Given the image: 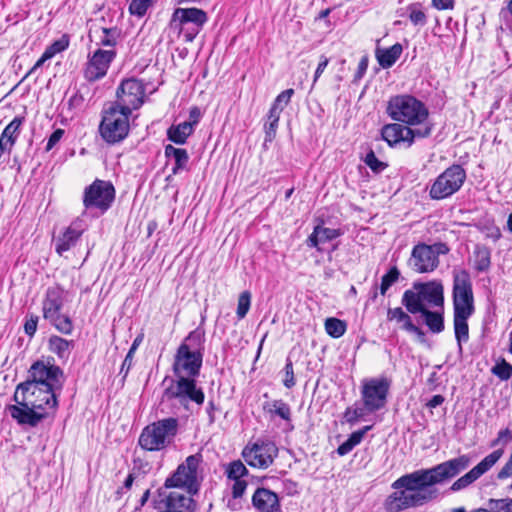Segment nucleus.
Returning a JSON list of instances; mask_svg holds the SVG:
<instances>
[{
	"label": "nucleus",
	"instance_id": "1",
	"mask_svg": "<svg viewBox=\"0 0 512 512\" xmlns=\"http://www.w3.org/2000/svg\"><path fill=\"white\" fill-rule=\"evenodd\" d=\"M468 455L447 460L427 469L415 470L396 479L391 487L394 492L384 501L387 512H400L411 508L422 507L439 495L438 485L444 484L464 471L470 465Z\"/></svg>",
	"mask_w": 512,
	"mask_h": 512
},
{
	"label": "nucleus",
	"instance_id": "2",
	"mask_svg": "<svg viewBox=\"0 0 512 512\" xmlns=\"http://www.w3.org/2000/svg\"><path fill=\"white\" fill-rule=\"evenodd\" d=\"M55 390L43 388L31 383H20L15 390V405H9L10 416L22 426L36 427L49 417L50 411L57 407Z\"/></svg>",
	"mask_w": 512,
	"mask_h": 512
},
{
	"label": "nucleus",
	"instance_id": "3",
	"mask_svg": "<svg viewBox=\"0 0 512 512\" xmlns=\"http://www.w3.org/2000/svg\"><path fill=\"white\" fill-rule=\"evenodd\" d=\"M204 332L196 329L188 334L174 356L172 370L175 377H197L203 362Z\"/></svg>",
	"mask_w": 512,
	"mask_h": 512
},
{
	"label": "nucleus",
	"instance_id": "4",
	"mask_svg": "<svg viewBox=\"0 0 512 512\" xmlns=\"http://www.w3.org/2000/svg\"><path fill=\"white\" fill-rule=\"evenodd\" d=\"M160 405L163 408L166 405L183 407L189 409V403L193 402L202 405L205 395L201 387L197 386L196 377H165Z\"/></svg>",
	"mask_w": 512,
	"mask_h": 512
},
{
	"label": "nucleus",
	"instance_id": "5",
	"mask_svg": "<svg viewBox=\"0 0 512 512\" xmlns=\"http://www.w3.org/2000/svg\"><path fill=\"white\" fill-rule=\"evenodd\" d=\"M387 114L397 122L406 126H429L427 120L429 110L426 105L416 97L408 94L396 95L390 98L387 105Z\"/></svg>",
	"mask_w": 512,
	"mask_h": 512
},
{
	"label": "nucleus",
	"instance_id": "6",
	"mask_svg": "<svg viewBox=\"0 0 512 512\" xmlns=\"http://www.w3.org/2000/svg\"><path fill=\"white\" fill-rule=\"evenodd\" d=\"M443 286L436 281L427 283H414L412 289L403 293L401 303L411 314L429 307L443 306Z\"/></svg>",
	"mask_w": 512,
	"mask_h": 512
},
{
	"label": "nucleus",
	"instance_id": "7",
	"mask_svg": "<svg viewBox=\"0 0 512 512\" xmlns=\"http://www.w3.org/2000/svg\"><path fill=\"white\" fill-rule=\"evenodd\" d=\"M179 421L169 417L146 426L139 436V446L146 451H160L169 446L178 432Z\"/></svg>",
	"mask_w": 512,
	"mask_h": 512
},
{
	"label": "nucleus",
	"instance_id": "8",
	"mask_svg": "<svg viewBox=\"0 0 512 512\" xmlns=\"http://www.w3.org/2000/svg\"><path fill=\"white\" fill-rule=\"evenodd\" d=\"M67 292L59 285L48 287L42 302L43 318L48 320L59 332L71 334L73 324L68 315L61 310L66 302Z\"/></svg>",
	"mask_w": 512,
	"mask_h": 512
},
{
	"label": "nucleus",
	"instance_id": "9",
	"mask_svg": "<svg viewBox=\"0 0 512 512\" xmlns=\"http://www.w3.org/2000/svg\"><path fill=\"white\" fill-rule=\"evenodd\" d=\"M131 113L126 112L110 104L103 111L99 125V133L108 144H116L123 141L129 134Z\"/></svg>",
	"mask_w": 512,
	"mask_h": 512
},
{
	"label": "nucleus",
	"instance_id": "10",
	"mask_svg": "<svg viewBox=\"0 0 512 512\" xmlns=\"http://www.w3.org/2000/svg\"><path fill=\"white\" fill-rule=\"evenodd\" d=\"M466 177V171L461 165H451L431 184L429 197L432 200H443L452 196L461 189Z\"/></svg>",
	"mask_w": 512,
	"mask_h": 512
},
{
	"label": "nucleus",
	"instance_id": "11",
	"mask_svg": "<svg viewBox=\"0 0 512 512\" xmlns=\"http://www.w3.org/2000/svg\"><path fill=\"white\" fill-rule=\"evenodd\" d=\"M449 249L444 243L427 245L419 243L412 249L409 259L410 267L417 273H429L439 265V255L448 253Z\"/></svg>",
	"mask_w": 512,
	"mask_h": 512
},
{
	"label": "nucleus",
	"instance_id": "12",
	"mask_svg": "<svg viewBox=\"0 0 512 512\" xmlns=\"http://www.w3.org/2000/svg\"><path fill=\"white\" fill-rule=\"evenodd\" d=\"M144 97L143 83L135 78H128L121 81L116 90V100L111 105L132 114L133 110L143 105Z\"/></svg>",
	"mask_w": 512,
	"mask_h": 512
},
{
	"label": "nucleus",
	"instance_id": "13",
	"mask_svg": "<svg viewBox=\"0 0 512 512\" xmlns=\"http://www.w3.org/2000/svg\"><path fill=\"white\" fill-rule=\"evenodd\" d=\"M391 381L386 377L366 379L362 382L361 397L364 409L375 412L385 407Z\"/></svg>",
	"mask_w": 512,
	"mask_h": 512
},
{
	"label": "nucleus",
	"instance_id": "14",
	"mask_svg": "<svg viewBox=\"0 0 512 512\" xmlns=\"http://www.w3.org/2000/svg\"><path fill=\"white\" fill-rule=\"evenodd\" d=\"M199 455H190L180 464L176 471L166 479L165 488H185L187 493L197 492V469L200 464Z\"/></svg>",
	"mask_w": 512,
	"mask_h": 512
},
{
	"label": "nucleus",
	"instance_id": "15",
	"mask_svg": "<svg viewBox=\"0 0 512 512\" xmlns=\"http://www.w3.org/2000/svg\"><path fill=\"white\" fill-rule=\"evenodd\" d=\"M208 17L205 11L202 9L192 8H177L174 10L171 20L170 27L178 29L179 32L184 30V26L192 24L193 27L190 31L185 33L186 41H193L196 35L199 33L203 25L207 22Z\"/></svg>",
	"mask_w": 512,
	"mask_h": 512
},
{
	"label": "nucleus",
	"instance_id": "16",
	"mask_svg": "<svg viewBox=\"0 0 512 512\" xmlns=\"http://www.w3.org/2000/svg\"><path fill=\"white\" fill-rule=\"evenodd\" d=\"M115 198V189L109 181L96 179L85 188L83 204L85 208H96L101 212L107 211Z\"/></svg>",
	"mask_w": 512,
	"mask_h": 512
},
{
	"label": "nucleus",
	"instance_id": "17",
	"mask_svg": "<svg viewBox=\"0 0 512 512\" xmlns=\"http://www.w3.org/2000/svg\"><path fill=\"white\" fill-rule=\"evenodd\" d=\"M116 56L117 52L115 49H103L100 47L88 53L83 71L84 78L88 82H95L104 78Z\"/></svg>",
	"mask_w": 512,
	"mask_h": 512
},
{
	"label": "nucleus",
	"instance_id": "18",
	"mask_svg": "<svg viewBox=\"0 0 512 512\" xmlns=\"http://www.w3.org/2000/svg\"><path fill=\"white\" fill-rule=\"evenodd\" d=\"M432 126L424 128L412 129L406 125L399 123H391L385 125L381 130V136L390 147H394L401 142H405L408 146L414 143L415 138H425L431 134Z\"/></svg>",
	"mask_w": 512,
	"mask_h": 512
},
{
	"label": "nucleus",
	"instance_id": "19",
	"mask_svg": "<svg viewBox=\"0 0 512 512\" xmlns=\"http://www.w3.org/2000/svg\"><path fill=\"white\" fill-rule=\"evenodd\" d=\"M278 455V448L270 440H258L251 446H246L242 456L248 465L255 468L266 469Z\"/></svg>",
	"mask_w": 512,
	"mask_h": 512
},
{
	"label": "nucleus",
	"instance_id": "20",
	"mask_svg": "<svg viewBox=\"0 0 512 512\" xmlns=\"http://www.w3.org/2000/svg\"><path fill=\"white\" fill-rule=\"evenodd\" d=\"M62 370L55 365H46L43 362H35L29 370V379L24 383H31L39 387L59 389L62 386Z\"/></svg>",
	"mask_w": 512,
	"mask_h": 512
},
{
	"label": "nucleus",
	"instance_id": "21",
	"mask_svg": "<svg viewBox=\"0 0 512 512\" xmlns=\"http://www.w3.org/2000/svg\"><path fill=\"white\" fill-rule=\"evenodd\" d=\"M169 488L161 487L158 489L159 502L163 504L162 512H194L196 504L191 497V493L182 491H168Z\"/></svg>",
	"mask_w": 512,
	"mask_h": 512
},
{
	"label": "nucleus",
	"instance_id": "22",
	"mask_svg": "<svg viewBox=\"0 0 512 512\" xmlns=\"http://www.w3.org/2000/svg\"><path fill=\"white\" fill-rule=\"evenodd\" d=\"M503 456V449H496L484 457L475 467L458 478L451 486L452 491L462 490L488 472Z\"/></svg>",
	"mask_w": 512,
	"mask_h": 512
},
{
	"label": "nucleus",
	"instance_id": "23",
	"mask_svg": "<svg viewBox=\"0 0 512 512\" xmlns=\"http://www.w3.org/2000/svg\"><path fill=\"white\" fill-rule=\"evenodd\" d=\"M252 504L258 512H282L278 495L266 488L254 492Z\"/></svg>",
	"mask_w": 512,
	"mask_h": 512
},
{
	"label": "nucleus",
	"instance_id": "24",
	"mask_svg": "<svg viewBox=\"0 0 512 512\" xmlns=\"http://www.w3.org/2000/svg\"><path fill=\"white\" fill-rule=\"evenodd\" d=\"M83 231L84 230L77 222H73L68 226L58 237L54 239L55 251L57 254L62 256L65 252L75 247L82 236Z\"/></svg>",
	"mask_w": 512,
	"mask_h": 512
},
{
	"label": "nucleus",
	"instance_id": "25",
	"mask_svg": "<svg viewBox=\"0 0 512 512\" xmlns=\"http://www.w3.org/2000/svg\"><path fill=\"white\" fill-rule=\"evenodd\" d=\"M453 298L474 299L472 282L466 270H455L453 272Z\"/></svg>",
	"mask_w": 512,
	"mask_h": 512
},
{
	"label": "nucleus",
	"instance_id": "26",
	"mask_svg": "<svg viewBox=\"0 0 512 512\" xmlns=\"http://www.w3.org/2000/svg\"><path fill=\"white\" fill-rule=\"evenodd\" d=\"M387 319L401 324V328L407 332L423 337V331L413 324L411 317L401 307L389 308L387 311Z\"/></svg>",
	"mask_w": 512,
	"mask_h": 512
},
{
	"label": "nucleus",
	"instance_id": "27",
	"mask_svg": "<svg viewBox=\"0 0 512 512\" xmlns=\"http://www.w3.org/2000/svg\"><path fill=\"white\" fill-rule=\"evenodd\" d=\"M341 235L339 229H332L328 227H324L321 225H317L312 234L307 239V245L309 247H315L320 251L319 245L333 239H336Z\"/></svg>",
	"mask_w": 512,
	"mask_h": 512
},
{
	"label": "nucleus",
	"instance_id": "28",
	"mask_svg": "<svg viewBox=\"0 0 512 512\" xmlns=\"http://www.w3.org/2000/svg\"><path fill=\"white\" fill-rule=\"evenodd\" d=\"M403 52V47L400 43H396L389 48L377 49L376 58L379 65L384 68L392 67L396 61L400 58Z\"/></svg>",
	"mask_w": 512,
	"mask_h": 512
},
{
	"label": "nucleus",
	"instance_id": "29",
	"mask_svg": "<svg viewBox=\"0 0 512 512\" xmlns=\"http://www.w3.org/2000/svg\"><path fill=\"white\" fill-rule=\"evenodd\" d=\"M165 156L170 158L172 157L175 161V164L172 168V174L176 175L182 170L187 169L189 156L185 149L176 148L173 145L169 144L165 146Z\"/></svg>",
	"mask_w": 512,
	"mask_h": 512
},
{
	"label": "nucleus",
	"instance_id": "30",
	"mask_svg": "<svg viewBox=\"0 0 512 512\" xmlns=\"http://www.w3.org/2000/svg\"><path fill=\"white\" fill-rule=\"evenodd\" d=\"M191 123L182 122L178 125H172L167 130V137L175 144H184L187 138L193 133Z\"/></svg>",
	"mask_w": 512,
	"mask_h": 512
},
{
	"label": "nucleus",
	"instance_id": "31",
	"mask_svg": "<svg viewBox=\"0 0 512 512\" xmlns=\"http://www.w3.org/2000/svg\"><path fill=\"white\" fill-rule=\"evenodd\" d=\"M74 347L72 340H66L59 336H51L49 339V349L61 359H67Z\"/></svg>",
	"mask_w": 512,
	"mask_h": 512
},
{
	"label": "nucleus",
	"instance_id": "32",
	"mask_svg": "<svg viewBox=\"0 0 512 512\" xmlns=\"http://www.w3.org/2000/svg\"><path fill=\"white\" fill-rule=\"evenodd\" d=\"M474 268L478 272L487 271L491 265V251L483 245H477L474 253Z\"/></svg>",
	"mask_w": 512,
	"mask_h": 512
},
{
	"label": "nucleus",
	"instance_id": "33",
	"mask_svg": "<svg viewBox=\"0 0 512 512\" xmlns=\"http://www.w3.org/2000/svg\"><path fill=\"white\" fill-rule=\"evenodd\" d=\"M470 316L454 315V332L459 349H462V343L467 342L469 338V328L467 320Z\"/></svg>",
	"mask_w": 512,
	"mask_h": 512
},
{
	"label": "nucleus",
	"instance_id": "34",
	"mask_svg": "<svg viewBox=\"0 0 512 512\" xmlns=\"http://www.w3.org/2000/svg\"><path fill=\"white\" fill-rule=\"evenodd\" d=\"M421 315L425 319V324L428 326L431 332L440 333L444 329V320L443 316L439 312H433L429 309H424L423 311H419Z\"/></svg>",
	"mask_w": 512,
	"mask_h": 512
},
{
	"label": "nucleus",
	"instance_id": "35",
	"mask_svg": "<svg viewBox=\"0 0 512 512\" xmlns=\"http://www.w3.org/2000/svg\"><path fill=\"white\" fill-rule=\"evenodd\" d=\"M408 18L414 26H424L427 16L423 5L419 2L412 3L406 8Z\"/></svg>",
	"mask_w": 512,
	"mask_h": 512
},
{
	"label": "nucleus",
	"instance_id": "36",
	"mask_svg": "<svg viewBox=\"0 0 512 512\" xmlns=\"http://www.w3.org/2000/svg\"><path fill=\"white\" fill-rule=\"evenodd\" d=\"M282 112V108L271 107L268 113V121L265 124V141L271 142L275 135L278 127V122L280 118V113Z\"/></svg>",
	"mask_w": 512,
	"mask_h": 512
},
{
	"label": "nucleus",
	"instance_id": "37",
	"mask_svg": "<svg viewBox=\"0 0 512 512\" xmlns=\"http://www.w3.org/2000/svg\"><path fill=\"white\" fill-rule=\"evenodd\" d=\"M270 414H275L281 419L289 421L291 418V410L287 403L282 400H274L264 406Z\"/></svg>",
	"mask_w": 512,
	"mask_h": 512
},
{
	"label": "nucleus",
	"instance_id": "38",
	"mask_svg": "<svg viewBox=\"0 0 512 512\" xmlns=\"http://www.w3.org/2000/svg\"><path fill=\"white\" fill-rule=\"evenodd\" d=\"M102 36L100 37L97 45L101 47H109L114 49L120 38V31L117 28H102Z\"/></svg>",
	"mask_w": 512,
	"mask_h": 512
},
{
	"label": "nucleus",
	"instance_id": "39",
	"mask_svg": "<svg viewBox=\"0 0 512 512\" xmlns=\"http://www.w3.org/2000/svg\"><path fill=\"white\" fill-rule=\"evenodd\" d=\"M346 322L337 318H327L325 321V330L333 338H340L346 332Z\"/></svg>",
	"mask_w": 512,
	"mask_h": 512
},
{
	"label": "nucleus",
	"instance_id": "40",
	"mask_svg": "<svg viewBox=\"0 0 512 512\" xmlns=\"http://www.w3.org/2000/svg\"><path fill=\"white\" fill-rule=\"evenodd\" d=\"M454 315L471 316L474 312V299L453 298Z\"/></svg>",
	"mask_w": 512,
	"mask_h": 512
},
{
	"label": "nucleus",
	"instance_id": "41",
	"mask_svg": "<svg viewBox=\"0 0 512 512\" xmlns=\"http://www.w3.org/2000/svg\"><path fill=\"white\" fill-rule=\"evenodd\" d=\"M400 277V272L396 266H393L389 269V271L384 274L381 278L380 284V293L381 295H385L387 290L398 281Z\"/></svg>",
	"mask_w": 512,
	"mask_h": 512
},
{
	"label": "nucleus",
	"instance_id": "42",
	"mask_svg": "<svg viewBox=\"0 0 512 512\" xmlns=\"http://www.w3.org/2000/svg\"><path fill=\"white\" fill-rule=\"evenodd\" d=\"M491 373L502 381L508 380L512 376V365L501 359L491 368Z\"/></svg>",
	"mask_w": 512,
	"mask_h": 512
},
{
	"label": "nucleus",
	"instance_id": "43",
	"mask_svg": "<svg viewBox=\"0 0 512 512\" xmlns=\"http://www.w3.org/2000/svg\"><path fill=\"white\" fill-rule=\"evenodd\" d=\"M364 163L371 169L374 173H380L388 167V164L379 160L374 151L370 149L365 157L363 158Z\"/></svg>",
	"mask_w": 512,
	"mask_h": 512
},
{
	"label": "nucleus",
	"instance_id": "44",
	"mask_svg": "<svg viewBox=\"0 0 512 512\" xmlns=\"http://www.w3.org/2000/svg\"><path fill=\"white\" fill-rule=\"evenodd\" d=\"M155 0H129V12L132 15L143 17Z\"/></svg>",
	"mask_w": 512,
	"mask_h": 512
},
{
	"label": "nucleus",
	"instance_id": "45",
	"mask_svg": "<svg viewBox=\"0 0 512 512\" xmlns=\"http://www.w3.org/2000/svg\"><path fill=\"white\" fill-rule=\"evenodd\" d=\"M251 306V293L249 291H243L238 298L236 314L239 319H243Z\"/></svg>",
	"mask_w": 512,
	"mask_h": 512
},
{
	"label": "nucleus",
	"instance_id": "46",
	"mask_svg": "<svg viewBox=\"0 0 512 512\" xmlns=\"http://www.w3.org/2000/svg\"><path fill=\"white\" fill-rule=\"evenodd\" d=\"M226 473L229 479L238 480L245 476L248 470L240 460H236L229 464Z\"/></svg>",
	"mask_w": 512,
	"mask_h": 512
},
{
	"label": "nucleus",
	"instance_id": "47",
	"mask_svg": "<svg viewBox=\"0 0 512 512\" xmlns=\"http://www.w3.org/2000/svg\"><path fill=\"white\" fill-rule=\"evenodd\" d=\"M488 507L493 512H512V499L509 497L501 499H490Z\"/></svg>",
	"mask_w": 512,
	"mask_h": 512
},
{
	"label": "nucleus",
	"instance_id": "48",
	"mask_svg": "<svg viewBox=\"0 0 512 512\" xmlns=\"http://www.w3.org/2000/svg\"><path fill=\"white\" fill-rule=\"evenodd\" d=\"M23 118L15 117L2 131L1 136L8 138L10 140H14L16 142L19 128L22 125Z\"/></svg>",
	"mask_w": 512,
	"mask_h": 512
},
{
	"label": "nucleus",
	"instance_id": "49",
	"mask_svg": "<svg viewBox=\"0 0 512 512\" xmlns=\"http://www.w3.org/2000/svg\"><path fill=\"white\" fill-rule=\"evenodd\" d=\"M512 441V431L509 428L502 429L498 432L497 438L491 442V447H498L503 449Z\"/></svg>",
	"mask_w": 512,
	"mask_h": 512
},
{
	"label": "nucleus",
	"instance_id": "50",
	"mask_svg": "<svg viewBox=\"0 0 512 512\" xmlns=\"http://www.w3.org/2000/svg\"><path fill=\"white\" fill-rule=\"evenodd\" d=\"M69 46V39L66 35H63L59 40L53 42L46 50L45 52L48 54H51V58L65 49H67Z\"/></svg>",
	"mask_w": 512,
	"mask_h": 512
},
{
	"label": "nucleus",
	"instance_id": "51",
	"mask_svg": "<svg viewBox=\"0 0 512 512\" xmlns=\"http://www.w3.org/2000/svg\"><path fill=\"white\" fill-rule=\"evenodd\" d=\"M293 94H294V90L293 89H287V90L282 91L276 97L272 107H277V108H282L283 109V107L286 106L290 102V99H291Z\"/></svg>",
	"mask_w": 512,
	"mask_h": 512
},
{
	"label": "nucleus",
	"instance_id": "52",
	"mask_svg": "<svg viewBox=\"0 0 512 512\" xmlns=\"http://www.w3.org/2000/svg\"><path fill=\"white\" fill-rule=\"evenodd\" d=\"M284 371H285V378L283 380V384L286 388L290 389L295 385L293 364H292L291 360H287Z\"/></svg>",
	"mask_w": 512,
	"mask_h": 512
},
{
	"label": "nucleus",
	"instance_id": "53",
	"mask_svg": "<svg viewBox=\"0 0 512 512\" xmlns=\"http://www.w3.org/2000/svg\"><path fill=\"white\" fill-rule=\"evenodd\" d=\"M482 231L484 232L486 238L492 239L494 242L499 240L501 237L500 228L494 224L484 226Z\"/></svg>",
	"mask_w": 512,
	"mask_h": 512
},
{
	"label": "nucleus",
	"instance_id": "54",
	"mask_svg": "<svg viewBox=\"0 0 512 512\" xmlns=\"http://www.w3.org/2000/svg\"><path fill=\"white\" fill-rule=\"evenodd\" d=\"M38 316L31 315L24 324V331L29 336H34L36 330H37V324H38Z\"/></svg>",
	"mask_w": 512,
	"mask_h": 512
},
{
	"label": "nucleus",
	"instance_id": "55",
	"mask_svg": "<svg viewBox=\"0 0 512 512\" xmlns=\"http://www.w3.org/2000/svg\"><path fill=\"white\" fill-rule=\"evenodd\" d=\"M369 429H370V426H366V427H364L363 429L357 430V431L353 432V433L349 436V438H348L347 440H348L352 445L356 446V445H358V444L362 441V439H363L364 435L366 434V432H367Z\"/></svg>",
	"mask_w": 512,
	"mask_h": 512
},
{
	"label": "nucleus",
	"instance_id": "56",
	"mask_svg": "<svg viewBox=\"0 0 512 512\" xmlns=\"http://www.w3.org/2000/svg\"><path fill=\"white\" fill-rule=\"evenodd\" d=\"M234 484L232 486V495L234 498H239L244 494V491L247 487V483L243 480H234Z\"/></svg>",
	"mask_w": 512,
	"mask_h": 512
},
{
	"label": "nucleus",
	"instance_id": "57",
	"mask_svg": "<svg viewBox=\"0 0 512 512\" xmlns=\"http://www.w3.org/2000/svg\"><path fill=\"white\" fill-rule=\"evenodd\" d=\"M64 131L62 129H56L49 137L46 150H51L62 138Z\"/></svg>",
	"mask_w": 512,
	"mask_h": 512
},
{
	"label": "nucleus",
	"instance_id": "58",
	"mask_svg": "<svg viewBox=\"0 0 512 512\" xmlns=\"http://www.w3.org/2000/svg\"><path fill=\"white\" fill-rule=\"evenodd\" d=\"M364 412L362 409H351L348 408L345 411L344 417L347 422L354 423L358 420L359 417L363 416Z\"/></svg>",
	"mask_w": 512,
	"mask_h": 512
},
{
	"label": "nucleus",
	"instance_id": "59",
	"mask_svg": "<svg viewBox=\"0 0 512 512\" xmlns=\"http://www.w3.org/2000/svg\"><path fill=\"white\" fill-rule=\"evenodd\" d=\"M328 63H329V59L326 56L322 55L320 57V62L318 64V66L316 68V71H315V74H314L313 85L316 83L318 78L324 72V70L326 69Z\"/></svg>",
	"mask_w": 512,
	"mask_h": 512
},
{
	"label": "nucleus",
	"instance_id": "60",
	"mask_svg": "<svg viewBox=\"0 0 512 512\" xmlns=\"http://www.w3.org/2000/svg\"><path fill=\"white\" fill-rule=\"evenodd\" d=\"M133 349H129L120 369V373H124V378L127 376L133 360Z\"/></svg>",
	"mask_w": 512,
	"mask_h": 512
},
{
	"label": "nucleus",
	"instance_id": "61",
	"mask_svg": "<svg viewBox=\"0 0 512 512\" xmlns=\"http://www.w3.org/2000/svg\"><path fill=\"white\" fill-rule=\"evenodd\" d=\"M432 5L438 10L453 9L454 0H432Z\"/></svg>",
	"mask_w": 512,
	"mask_h": 512
},
{
	"label": "nucleus",
	"instance_id": "62",
	"mask_svg": "<svg viewBox=\"0 0 512 512\" xmlns=\"http://www.w3.org/2000/svg\"><path fill=\"white\" fill-rule=\"evenodd\" d=\"M201 118V112L198 107L191 108L189 112V121H185V123H191L192 128L194 129V126L198 124L199 120Z\"/></svg>",
	"mask_w": 512,
	"mask_h": 512
},
{
	"label": "nucleus",
	"instance_id": "63",
	"mask_svg": "<svg viewBox=\"0 0 512 512\" xmlns=\"http://www.w3.org/2000/svg\"><path fill=\"white\" fill-rule=\"evenodd\" d=\"M367 68H368V58L365 56V57H362L359 64H358V69H357V72H356V79H361L363 77V75L366 73L367 71Z\"/></svg>",
	"mask_w": 512,
	"mask_h": 512
},
{
	"label": "nucleus",
	"instance_id": "64",
	"mask_svg": "<svg viewBox=\"0 0 512 512\" xmlns=\"http://www.w3.org/2000/svg\"><path fill=\"white\" fill-rule=\"evenodd\" d=\"M354 447V445H352L348 440H346L345 442L338 446L337 453L340 456H344L351 452Z\"/></svg>",
	"mask_w": 512,
	"mask_h": 512
}]
</instances>
